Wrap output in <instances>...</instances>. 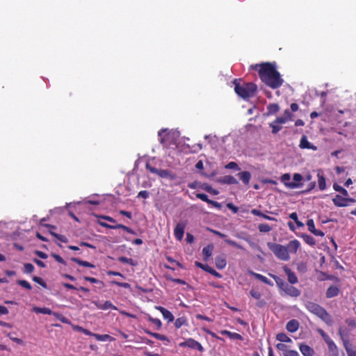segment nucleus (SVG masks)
<instances>
[{
	"instance_id": "nucleus-60",
	"label": "nucleus",
	"mask_w": 356,
	"mask_h": 356,
	"mask_svg": "<svg viewBox=\"0 0 356 356\" xmlns=\"http://www.w3.org/2000/svg\"><path fill=\"white\" fill-rule=\"evenodd\" d=\"M93 337L96 338L98 341H106L108 338L110 337L108 334H94Z\"/></svg>"
},
{
	"instance_id": "nucleus-46",
	"label": "nucleus",
	"mask_w": 356,
	"mask_h": 356,
	"mask_svg": "<svg viewBox=\"0 0 356 356\" xmlns=\"http://www.w3.org/2000/svg\"><path fill=\"white\" fill-rule=\"evenodd\" d=\"M293 117V115L292 113L289 109H286L284 112V115L281 116V117H278V118L284 120L285 123H286L288 121L291 120Z\"/></svg>"
},
{
	"instance_id": "nucleus-14",
	"label": "nucleus",
	"mask_w": 356,
	"mask_h": 356,
	"mask_svg": "<svg viewBox=\"0 0 356 356\" xmlns=\"http://www.w3.org/2000/svg\"><path fill=\"white\" fill-rule=\"evenodd\" d=\"M325 341L328 346L329 351L330 353V356H338V350L334 342L330 338L328 335H326V338H325Z\"/></svg>"
},
{
	"instance_id": "nucleus-13",
	"label": "nucleus",
	"mask_w": 356,
	"mask_h": 356,
	"mask_svg": "<svg viewBox=\"0 0 356 356\" xmlns=\"http://www.w3.org/2000/svg\"><path fill=\"white\" fill-rule=\"evenodd\" d=\"M285 124V120L278 117L272 122L270 123V127L272 129V133L275 134H277L281 129V124Z\"/></svg>"
},
{
	"instance_id": "nucleus-29",
	"label": "nucleus",
	"mask_w": 356,
	"mask_h": 356,
	"mask_svg": "<svg viewBox=\"0 0 356 356\" xmlns=\"http://www.w3.org/2000/svg\"><path fill=\"white\" fill-rule=\"evenodd\" d=\"M213 245L212 244L207 245L202 249V254L204 260H207L212 254Z\"/></svg>"
},
{
	"instance_id": "nucleus-3",
	"label": "nucleus",
	"mask_w": 356,
	"mask_h": 356,
	"mask_svg": "<svg viewBox=\"0 0 356 356\" xmlns=\"http://www.w3.org/2000/svg\"><path fill=\"white\" fill-rule=\"evenodd\" d=\"M267 246L280 260L287 261L290 259L287 248L285 246L271 242H268Z\"/></svg>"
},
{
	"instance_id": "nucleus-39",
	"label": "nucleus",
	"mask_w": 356,
	"mask_h": 356,
	"mask_svg": "<svg viewBox=\"0 0 356 356\" xmlns=\"http://www.w3.org/2000/svg\"><path fill=\"white\" fill-rule=\"evenodd\" d=\"M63 286L67 289H72V290H80L83 292L88 293L89 292V289L84 287V286H80L79 288L75 287L74 285L69 284V283H63Z\"/></svg>"
},
{
	"instance_id": "nucleus-36",
	"label": "nucleus",
	"mask_w": 356,
	"mask_h": 356,
	"mask_svg": "<svg viewBox=\"0 0 356 356\" xmlns=\"http://www.w3.org/2000/svg\"><path fill=\"white\" fill-rule=\"evenodd\" d=\"M168 134L169 133L168 132L167 129H162L159 131L158 136L160 138V143L161 144H165L167 142V136H168Z\"/></svg>"
},
{
	"instance_id": "nucleus-30",
	"label": "nucleus",
	"mask_w": 356,
	"mask_h": 356,
	"mask_svg": "<svg viewBox=\"0 0 356 356\" xmlns=\"http://www.w3.org/2000/svg\"><path fill=\"white\" fill-rule=\"evenodd\" d=\"M32 310H33V312H35L36 314L54 315V314L55 313L54 312H53L48 307H33Z\"/></svg>"
},
{
	"instance_id": "nucleus-44",
	"label": "nucleus",
	"mask_w": 356,
	"mask_h": 356,
	"mask_svg": "<svg viewBox=\"0 0 356 356\" xmlns=\"http://www.w3.org/2000/svg\"><path fill=\"white\" fill-rule=\"evenodd\" d=\"M204 271L210 273L211 275L215 276L216 277H218V278L222 277V275L220 273L217 272L216 270H214L213 268H211L209 265H207V266H205Z\"/></svg>"
},
{
	"instance_id": "nucleus-41",
	"label": "nucleus",
	"mask_w": 356,
	"mask_h": 356,
	"mask_svg": "<svg viewBox=\"0 0 356 356\" xmlns=\"http://www.w3.org/2000/svg\"><path fill=\"white\" fill-rule=\"evenodd\" d=\"M276 339L281 342H291V339L283 332L278 333L276 335Z\"/></svg>"
},
{
	"instance_id": "nucleus-15",
	"label": "nucleus",
	"mask_w": 356,
	"mask_h": 356,
	"mask_svg": "<svg viewBox=\"0 0 356 356\" xmlns=\"http://www.w3.org/2000/svg\"><path fill=\"white\" fill-rule=\"evenodd\" d=\"M283 270L287 276L288 282L291 284H294L298 283V280L297 276L289 267H287L286 266H284L283 267Z\"/></svg>"
},
{
	"instance_id": "nucleus-37",
	"label": "nucleus",
	"mask_w": 356,
	"mask_h": 356,
	"mask_svg": "<svg viewBox=\"0 0 356 356\" xmlns=\"http://www.w3.org/2000/svg\"><path fill=\"white\" fill-rule=\"evenodd\" d=\"M71 260L82 266L88 267V268H95V265L92 264V263H90L86 261L81 260L80 259H78L76 257L71 258Z\"/></svg>"
},
{
	"instance_id": "nucleus-4",
	"label": "nucleus",
	"mask_w": 356,
	"mask_h": 356,
	"mask_svg": "<svg viewBox=\"0 0 356 356\" xmlns=\"http://www.w3.org/2000/svg\"><path fill=\"white\" fill-rule=\"evenodd\" d=\"M306 309L311 313L315 314L324 321L330 319V315L321 305L313 302H307L305 305Z\"/></svg>"
},
{
	"instance_id": "nucleus-28",
	"label": "nucleus",
	"mask_w": 356,
	"mask_h": 356,
	"mask_svg": "<svg viewBox=\"0 0 356 356\" xmlns=\"http://www.w3.org/2000/svg\"><path fill=\"white\" fill-rule=\"evenodd\" d=\"M317 177L318 188L321 191H324L326 188V181L321 170L318 171Z\"/></svg>"
},
{
	"instance_id": "nucleus-16",
	"label": "nucleus",
	"mask_w": 356,
	"mask_h": 356,
	"mask_svg": "<svg viewBox=\"0 0 356 356\" xmlns=\"http://www.w3.org/2000/svg\"><path fill=\"white\" fill-rule=\"evenodd\" d=\"M307 225L308 227V230L312 234H314L315 236H323L325 235L323 231L316 229L314 221L313 219L308 220L307 222Z\"/></svg>"
},
{
	"instance_id": "nucleus-43",
	"label": "nucleus",
	"mask_w": 356,
	"mask_h": 356,
	"mask_svg": "<svg viewBox=\"0 0 356 356\" xmlns=\"http://www.w3.org/2000/svg\"><path fill=\"white\" fill-rule=\"evenodd\" d=\"M159 177L161 178H168L173 179L174 176H172L170 172L168 170L159 169L158 175Z\"/></svg>"
},
{
	"instance_id": "nucleus-50",
	"label": "nucleus",
	"mask_w": 356,
	"mask_h": 356,
	"mask_svg": "<svg viewBox=\"0 0 356 356\" xmlns=\"http://www.w3.org/2000/svg\"><path fill=\"white\" fill-rule=\"evenodd\" d=\"M118 261L123 264H128L131 266H134V261L131 258H127L126 257H120Z\"/></svg>"
},
{
	"instance_id": "nucleus-9",
	"label": "nucleus",
	"mask_w": 356,
	"mask_h": 356,
	"mask_svg": "<svg viewBox=\"0 0 356 356\" xmlns=\"http://www.w3.org/2000/svg\"><path fill=\"white\" fill-rule=\"evenodd\" d=\"M282 291H283L286 295L293 298H297L300 295V291L298 289L289 284L288 283L282 289Z\"/></svg>"
},
{
	"instance_id": "nucleus-61",
	"label": "nucleus",
	"mask_w": 356,
	"mask_h": 356,
	"mask_svg": "<svg viewBox=\"0 0 356 356\" xmlns=\"http://www.w3.org/2000/svg\"><path fill=\"white\" fill-rule=\"evenodd\" d=\"M153 337L156 338V339L161 340V341H169L168 338L164 335L159 333L155 332L154 334H153Z\"/></svg>"
},
{
	"instance_id": "nucleus-57",
	"label": "nucleus",
	"mask_w": 356,
	"mask_h": 356,
	"mask_svg": "<svg viewBox=\"0 0 356 356\" xmlns=\"http://www.w3.org/2000/svg\"><path fill=\"white\" fill-rule=\"evenodd\" d=\"M250 294L252 298L257 300H259L261 297V293L254 289L250 290Z\"/></svg>"
},
{
	"instance_id": "nucleus-32",
	"label": "nucleus",
	"mask_w": 356,
	"mask_h": 356,
	"mask_svg": "<svg viewBox=\"0 0 356 356\" xmlns=\"http://www.w3.org/2000/svg\"><path fill=\"white\" fill-rule=\"evenodd\" d=\"M269 275L275 280L277 287L282 290L285 285L287 284L284 280L279 277L278 276L270 273Z\"/></svg>"
},
{
	"instance_id": "nucleus-1",
	"label": "nucleus",
	"mask_w": 356,
	"mask_h": 356,
	"mask_svg": "<svg viewBox=\"0 0 356 356\" xmlns=\"http://www.w3.org/2000/svg\"><path fill=\"white\" fill-rule=\"evenodd\" d=\"M250 67L257 70L261 81L272 89L279 88L284 82L275 63H263Z\"/></svg>"
},
{
	"instance_id": "nucleus-20",
	"label": "nucleus",
	"mask_w": 356,
	"mask_h": 356,
	"mask_svg": "<svg viewBox=\"0 0 356 356\" xmlns=\"http://www.w3.org/2000/svg\"><path fill=\"white\" fill-rule=\"evenodd\" d=\"M300 246V242L298 240L294 239V240L291 241L287 244V246L286 248H287L288 252H291V253L296 254L298 250L299 249Z\"/></svg>"
},
{
	"instance_id": "nucleus-38",
	"label": "nucleus",
	"mask_w": 356,
	"mask_h": 356,
	"mask_svg": "<svg viewBox=\"0 0 356 356\" xmlns=\"http://www.w3.org/2000/svg\"><path fill=\"white\" fill-rule=\"evenodd\" d=\"M187 318L185 316L179 317L175 320V327L177 329L180 328L183 325H187Z\"/></svg>"
},
{
	"instance_id": "nucleus-26",
	"label": "nucleus",
	"mask_w": 356,
	"mask_h": 356,
	"mask_svg": "<svg viewBox=\"0 0 356 356\" xmlns=\"http://www.w3.org/2000/svg\"><path fill=\"white\" fill-rule=\"evenodd\" d=\"M215 264L217 268L222 270L226 267L227 261L223 255L217 256L215 258Z\"/></svg>"
},
{
	"instance_id": "nucleus-8",
	"label": "nucleus",
	"mask_w": 356,
	"mask_h": 356,
	"mask_svg": "<svg viewBox=\"0 0 356 356\" xmlns=\"http://www.w3.org/2000/svg\"><path fill=\"white\" fill-rule=\"evenodd\" d=\"M293 181L285 183V185L290 188H298L302 186L300 181L302 180V176L299 173H295L293 175Z\"/></svg>"
},
{
	"instance_id": "nucleus-63",
	"label": "nucleus",
	"mask_w": 356,
	"mask_h": 356,
	"mask_svg": "<svg viewBox=\"0 0 356 356\" xmlns=\"http://www.w3.org/2000/svg\"><path fill=\"white\" fill-rule=\"evenodd\" d=\"M51 256L55 259V260L62 264L65 265L66 262L58 254H52Z\"/></svg>"
},
{
	"instance_id": "nucleus-27",
	"label": "nucleus",
	"mask_w": 356,
	"mask_h": 356,
	"mask_svg": "<svg viewBox=\"0 0 356 356\" xmlns=\"http://www.w3.org/2000/svg\"><path fill=\"white\" fill-rule=\"evenodd\" d=\"M299 349L304 356H313L314 350L307 344H300Z\"/></svg>"
},
{
	"instance_id": "nucleus-51",
	"label": "nucleus",
	"mask_w": 356,
	"mask_h": 356,
	"mask_svg": "<svg viewBox=\"0 0 356 356\" xmlns=\"http://www.w3.org/2000/svg\"><path fill=\"white\" fill-rule=\"evenodd\" d=\"M33 281L41 285L43 288L46 289L47 285L46 282L40 277L33 276L32 278Z\"/></svg>"
},
{
	"instance_id": "nucleus-12",
	"label": "nucleus",
	"mask_w": 356,
	"mask_h": 356,
	"mask_svg": "<svg viewBox=\"0 0 356 356\" xmlns=\"http://www.w3.org/2000/svg\"><path fill=\"white\" fill-rule=\"evenodd\" d=\"M186 224L184 222H179L175 227L174 236L178 240H182L184 234Z\"/></svg>"
},
{
	"instance_id": "nucleus-6",
	"label": "nucleus",
	"mask_w": 356,
	"mask_h": 356,
	"mask_svg": "<svg viewBox=\"0 0 356 356\" xmlns=\"http://www.w3.org/2000/svg\"><path fill=\"white\" fill-rule=\"evenodd\" d=\"M334 204L339 207H347L350 202H355V200L353 198H347L341 196L340 195H336L332 199Z\"/></svg>"
},
{
	"instance_id": "nucleus-49",
	"label": "nucleus",
	"mask_w": 356,
	"mask_h": 356,
	"mask_svg": "<svg viewBox=\"0 0 356 356\" xmlns=\"http://www.w3.org/2000/svg\"><path fill=\"white\" fill-rule=\"evenodd\" d=\"M148 320L149 322H151L152 324H154L156 327L157 330H159L161 327L162 323H161V321L159 318H154L152 316H149Z\"/></svg>"
},
{
	"instance_id": "nucleus-52",
	"label": "nucleus",
	"mask_w": 356,
	"mask_h": 356,
	"mask_svg": "<svg viewBox=\"0 0 356 356\" xmlns=\"http://www.w3.org/2000/svg\"><path fill=\"white\" fill-rule=\"evenodd\" d=\"M258 229L260 232H269L271 230V227L268 224H260L258 226Z\"/></svg>"
},
{
	"instance_id": "nucleus-19",
	"label": "nucleus",
	"mask_w": 356,
	"mask_h": 356,
	"mask_svg": "<svg viewBox=\"0 0 356 356\" xmlns=\"http://www.w3.org/2000/svg\"><path fill=\"white\" fill-rule=\"evenodd\" d=\"M156 309L159 310L163 315V318L167 320L169 323L172 322L175 319L173 314L165 308L161 306L156 307Z\"/></svg>"
},
{
	"instance_id": "nucleus-34",
	"label": "nucleus",
	"mask_w": 356,
	"mask_h": 356,
	"mask_svg": "<svg viewBox=\"0 0 356 356\" xmlns=\"http://www.w3.org/2000/svg\"><path fill=\"white\" fill-rule=\"evenodd\" d=\"M252 274L257 280H258L269 286H273V283L270 280H268L266 277H265L261 274L257 273H252Z\"/></svg>"
},
{
	"instance_id": "nucleus-25",
	"label": "nucleus",
	"mask_w": 356,
	"mask_h": 356,
	"mask_svg": "<svg viewBox=\"0 0 356 356\" xmlns=\"http://www.w3.org/2000/svg\"><path fill=\"white\" fill-rule=\"evenodd\" d=\"M237 176L245 185H248L250 184L252 177L250 172L243 171L238 173Z\"/></svg>"
},
{
	"instance_id": "nucleus-53",
	"label": "nucleus",
	"mask_w": 356,
	"mask_h": 356,
	"mask_svg": "<svg viewBox=\"0 0 356 356\" xmlns=\"http://www.w3.org/2000/svg\"><path fill=\"white\" fill-rule=\"evenodd\" d=\"M111 284L123 287L124 289H129L131 287V285L127 282H120L115 280L111 281Z\"/></svg>"
},
{
	"instance_id": "nucleus-5",
	"label": "nucleus",
	"mask_w": 356,
	"mask_h": 356,
	"mask_svg": "<svg viewBox=\"0 0 356 356\" xmlns=\"http://www.w3.org/2000/svg\"><path fill=\"white\" fill-rule=\"evenodd\" d=\"M179 346L181 348L188 347L191 349H196L200 353H203L204 351V349L201 343L192 338H188L184 341L179 343Z\"/></svg>"
},
{
	"instance_id": "nucleus-45",
	"label": "nucleus",
	"mask_w": 356,
	"mask_h": 356,
	"mask_svg": "<svg viewBox=\"0 0 356 356\" xmlns=\"http://www.w3.org/2000/svg\"><path fill=\"white\" fill-rule=\"evenodd\" d=\"M83 279L93 284H99L101 287L104 286V283L102 281L99 280L95 277L84 276Z\"/></svg>"
},
{
	"instance_id": "nucleus-40",
	"label": "nucleus",
	"mask_w": 356,
	"mask_h": 356,
	"mask_svg": "<svg viewBox=\"0 0 356 356\" xmlns=\"http://www.w3.org/2000/svg\"><path fill=\"white\" fill-rule=\"evenodd\" d=\"M333 188L334 191L339 192L341 194H342L343 196L347 197L348 196V193L346 189L343 188L341 186L339 185L337 183H334L333 184Z\"/></svg>"
},
{
	"instance_id": "nucleus-24",
	"label": "nucleus",
	"mask_w": 356,
	"mask_h": 356,
	"mask_svg": "<svg viewBox=\"0 0 356 356\" xmlns=\"http://www.w3.org/2000/svg\"><path fill=\"white\" fill-rule=\"evenodd\" d=\"M219 181L221 184H229V185L238 184V180L232 175L223 176L219 179Z\"/></svg>"
},
{
	"instance_id": "nucleus-31",
	"label": "nucleus",
	"mask_w": 356,
	"mask_h": 356,
	"mask_svg": "<svg viewBox=\"0 0 356 356\" xmlns=\"http://www.w3.org/2000/svg\"><path fill=\"white\" fill-rule=\"evenodd\" d=\"M251 213L254 216H257L262 217L263 218L268 220L277 221L276 218L271 217L270 216H268L266 214H264L261 211L256 209H252Z\"/></svg>"
},
{
	"instance_id": "nucleus-55",
	"label": "nucleus",
	"mask_w": 356,
	"mask_h": 356,
	"mask_svg": "<svg viewBox=\"0 0 356 356\" xmlns=\"http://www.w3.org/2000/svg\"><path fill=\"white\" fill-rule=\"evenodd\" d=\"M225 242L226 243H227L228 245H230L235 247L238 249H241V250L243 249V247L241 245H239L238 243H237L236 241H234L233 240L225 238Z\"/></svg>"
},
{
	"instance_id": "nucleus-64",
	"label": "nucleus",
	"mask_w": 356,
	"mask_h": 356,
	"mask_svg": "<svg viewBox=\"0 0 356 356\" xmlns=\"http://www.w3.org/2000/svg\"><path fill=\"white\" fill-rule=\"evenodd\" d=\"M227 169H239L238 164L236 162L231 161L225 165Z\"/></svg>"
},
{
	"instance_id": "nucleus-18",
	"label": "nucleus",
	"mask_w": 356,
	"mask_h": 356,
	"mask_svg": "<svg viewBox=\"0 0 356 356\" xmlns=\"http://www.w3.org/2000/svg\"><path fill=\"white\" fill-rule=\"evenodd\" d=\"M299 147L301 149H308L316 150L317 147L312 145L310 142L308 141L306 136H302L300 138Z\"/></svg>"
},
{
	"instance_id": "nucleus-56",
	"label": "nucleus",
	"mask_w": 356,
	"mask_h": 356,
	"mask_svg": "<svg viewBox=\"0 0 356 356\" xmlns=\"http://www.w3.org/2000/svg\"><path fill=\"white\" fill-rule=\"evenodd\" d=\"M206 191H207L208 193H210L213 195H218V191L214 188H212L211 186H209V185H205L203 188Z\"/></svg>"
},
{
	"instance_id": "nucleus-10",
	"label": "nucleus",
	"mask_w": 356,
	"mask_h": 356,
	"mask_svg": "<svg viewBox=\"0 0 356 356\" xmlns=\"http://www.w3.org/2000/svg\"><path fill=\"white\" fill-rule=\"evenodd\" d=\"M195 196H196L197 198H198V199H200V200H201L208 203L209 204H211L213 207H216V208H217L218 209H220L221 207H222L220 203L209 199L208 195L204 194V193H197L195 194Z\"/></svg>"
},
{
	"instance_id": "nucleus-58",
	"label": "nucleus",
	"mask_w": 356,
	"mask_h": 356,
	"mask_svg": "<svg viewBox=\"0 0 356 356\" xmlns=\"http://www.w3.org/2000/svg\"><path fill=\"white\" fill-rule=\"evenodd\" d=\"M7 336L14 342L17 343V344H19V345H22L24 344V341L22 339H19V338H17V337H14L11 335V333H8L7 334Z\"/></svg>"
},
{
	"instance_id": "nucleus-62",
	"label": "nucleus",
	"mask_w": 356,
	"mask_h": 356,
	"mask_svg": "<svg viewBox=\"0 0 356 356\" xmlns=\"http://www.w3.org/2000/svg\"><path fill=\"white\" fill-rule=\"evenodd\" d=\"M146 168H147L149 172H151L152 173H153V174H156V175H158V172H159V169H158V168H155V167L152 166L150 164L147 163V164H146Z\"/></svg>"
},
{
	"instance_id": "nucleus-7",
	"label": "nucleus",
	"mask_w": 356,
	"mask_h": 356,
	"mask_svg": "<svg viewBox=\"0 0 356 356\" xmlns=\"http://www.w3.org/2000/svg\"><path fill=\"white\" fill-rule=\"evenodd\" d=\"M98 223H99V225H100L103 227H106V228H108V229H122L126 231L129 234H136V232H135L134 230H133L130 227H127V226H125L124 225H122V224H116V225H109V224H107L106 222H101V221H99Z\"/></svg>"
},
{
	"instance_id": "nucleus-54",
	"label": "nucleus",
	"mask_w": 356,
	"mask_h": 356,
	"mask_svg": "<svg viewBox=\"0 0 356 356\" xmlns=\"http://www.w3.org/2000/svg\"><path fill=\"white\" fill-rule=\"evenodd\" d=\"M17 284L28 290H31L32 289L31 284L26 280H18Z\"/></svg>"
},
{
	"instance_id": "nucleus-35",
	"label": "nucleus",
	"mask_w": 356,
	"mask_h": 356,
	"mask_svg": "<svg viewBox=\"0 0 356 356\" xmlns=\"http://www.w3.org/2000/svg\"><path fill=\"white\" fill-rule=\"evenodd\" d=\"M301 237L303 239V241H305V243H306L307 244H308L310 246H314L316 243L315 238L309 234H302Z\"/></svg>"
},
{
	"instance_id": "nucleus-21",
	"label": "nucleus",
	"mask_w": 356,
	"mask_h": 356,
	"mask_svg": "<svg viewBox=\"0 0 356 356\" xmlns=\"http://www.w3.org/2000/svg\"><path fill=\"white\" fill-rule=\"evenodd\" d=\"M220 333L222 335L227 336L229 339H233V340H240V341L243 340V337L240 334L236 333V332H232L227 330H220Z\"/></svg>"
},
{
	"instance_id": "nucleus-48",
	"label": "nucleus",
	"mask_w": 356,
	"mask_h": 356,
	"mask_svg": "<svg viewBox=\"0 0 356 356\" xmlns=\"http://www.w3.org/2000/svg\"><path fill=\"white\" fill-rule=\"evenodd\" d=\"M34 269H35V268H34L33 265L30 263H26V264H24L23 272L24 273H26V274L31 273L33 272Z\"/></svg>"
},
{
	"instance_id": "nucleus-17",
	"label": "nucleus",
	"mask_w": 356,
	"mask_h": 356,
	"mask_svg": "<svg viewBox=\"0 0 356 356\" xmlns=\"http://www.w3.org/2000/svg\"><path fill=\"white\" fill-rule=\"evenodd\" d=\"M94 304L99 309L107 310V309H113L117 310L118 308L115 307L111 301L107 300L104 303H101L99 302H94Z\"/></svg>"
},
{
	"instance_id": "nucleus-47",
	"label": "nucleus",
	"mask_w": 356,
	"mask_h": 356,
	"mask_svg": "<svg viewBox=\"0 0 356 356\" xmlns=\"http://www.w3.org/2000/svg\"><path fill=\"white\" fill-rule=\"evenodd\" d=\"M54 316L59 320L60 322L65 323V324H70V322L68 318H67L65 316H64L63 314L55 312L54 314Z\"/></svg>"
},
{
	"instance_id": "nucleus-2",
	"label": "nucleus",
	"mask_w": 356,
	"mask_h": 356,
	"mask_svg": "<svg viewBox=\"0 0 356 356\" xmlns=\"http://www.w3.org/2000/svg\"><path fill=\"white\" fill-rule=\"evenodd\" d=\"M233 83L235 92L243 99L252 97L257 90V85L252 82L243 83L241 84L240 80L236 79L234 80Z\"/></svg>"
},
{
	"instance_id": "nucleus-22",
	"label": "nucleus",
	"mask_w": 356,
	"mask_h": 356,
	"mask_svg": "<svg viewBox=\"0 0 356 356\" xmlns=\"http://www.w3.org/2000/svg\"><path fill=\"white\" fill-rule=\"evenodd\" d=\"M340 289L337 286L332 285L326 291V298H332L339 295Z\"/></svg>"
},
{
	"instance_id": "nucleus-33",
	"label": "nucleus",
	"mask_w": 356,
	"mask_h": 356,
	"mask_svg": "<svg viewBox=\"0 0 356 356\" xmlns=\"http://www.w3.org/2000/svg\"><path fill=\"white\" fill-rule=\"evenodd\" d=\"M267 114L268 115H274L276 114L280 111V106L276 103L270 104L267 106Z\"/></svg>"
},
{
	"instance_id": "nucleus-59",
	"label": "nucleus",
	"mask_w": 356,
	"mask_h": 356,
	"mask_svg": "<svg viewBox=\"0 0 356 356\" xmlns=\"http://www.w3.org/2000/svg\"><path fill=\"white\" fill-rule=\"evenodd\" d=\"M284 356H299L298 353L296 350L286 349L284 353Z\"/></svg>"
},
{
	"instance_id": "nucleus-23",
	"label": "nucleus",
	"mask_w": 356,
	"mask_h": 356,
	"mask_svg": "<svg viewBox=\"0 0 356 356\" xmlns=\"http://www.w3.org/2000/svg\"><path fill=\"white\" fill-rule=\"evenodd\" d=\"M299 326V322L296 319H292L286 323V328L289 332H295L298 330Z\"/></svg>"
},
{
	"instance_id": "nucleus-42",
	"label": "nucleus",
	"mask_w": 356,
	"mask_h": 356,
	"mask_svg": "<svg viewBox=\"0 0 356 356\" xmlns=\"http://www.w3.org/2000/svg\"><path fill=\"white\" fill-rule=\"evenodd\" d=\"M344 348L348 356H356V350L353 349L351 345L348 342H344Z\"/></svg>"
},
{
	"instance_id": "nucleus-11",
	"label": "nucleus",
	"mask_w": 356,
	"mask_h": 356,
	"mask_svg": "<svg viewBox=\"0 0 356 356\" xmlns=\"http://www.w3.org/2000/svg\"><path fill=\"white\" fill-rule=\"evenodd\" d=\"M44 226L49 229V232L51 236L55 237L56 239H58L60 242L67 243L68 241V239L65 236L58 234L53 232L54 229H55L56 228V226L50 225V224H45V225H44Z\"/></svg>"
}]
</instances>
